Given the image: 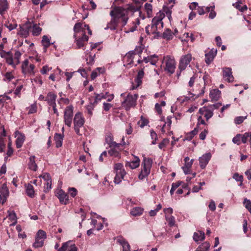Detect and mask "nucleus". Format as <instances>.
<instances>
[{"instance_id":"473e14b6","label":"nucleus","mask_w":251,"mask_h":251,"mask_svg":"<svg viewBox=\"0 0 251 251\" xmlns=\"http://www.w3.org/2000/svg\"><path fill=\"white\" fill-rule=\"evenodd\" d=\"M200 112L204 115V117L206 118V120L208 121L210 118H211L213 115V112L207 109H202L201 108L199 110Z\"/></svg>"},{"instance_id":"4be33fe9","label":"nucleus","mask_w":251,"mask_h":251,"mask_svg":"<svg viewBox=\"0 0 251 251\" xmlns=\"http://www.w3.org/2000/svg\"><path fill=\"white\" fill-rule=\"evenodd\" d=\"M56 97V95L51 92H50L48 94L45 100L47 101L49 105L51 106L56 104L55 100Z\"/></svg>"},{"instance_id":"338daca9","label":"nucleus","mask_w":251,"mask_h":251,"mask_svg":"<svg viewBox=\"0 0 251 251\" xmlns=\"http://www.w3.org/2000/svg\"><path fill=\"white\" fill-rule=\"evenodd\" d=\"M94 56L92 55H89V56L86 58L87 63L89 65L93 64L94 62Z\"/></svg>"},{"instance_id":"69168bd1","label":"nucleus","mask_w":251,"mask_h":251,"mask_svg":"<svg viewBox=\"0 0 251 251\" xmlns=\"http://www.w3.org/2000/svg\"><path fill=\"white\" fill-rule=\"evenodd\" d=\"M69 193L72 197H75L77 194V190L74 187L69 188Z\"/></svg>"},{"instance_id":"423d86ee","label":"nucleus","mask_w":251,"mask_h":251,"mask_svg":"<svg viewBox=\"0 0 251 251\" xmlns=\"http://www.w3.org/2000/svg\"><path fill=\"white\" fill-rule=\"evenodd\" d=\"M163 63H164L165 66L164 70L170 75L174 73L176 69V61L175 58L169 55L164 56Z\"/></svg>"},{"instance_id":"8fccbe9b","label":"nucleus","mask_w":251,"mask_h":251,"mask_svg":"<svg viewBox=\"0 0 251 251\" xmlns=\"http://www.w3.org/2000/svg\"><path fill=\"white\" fill-rule=\"evenodd\" d=\"M150 57L151 58H150L149 62L151 63V65H155L158 60V56L156 55H150Z\"/></svg>"},{"instance_id":"20e7f679","label":"nucleus","mask_w":251,"mask_h":251,"mask_svg":"<svg viewBox=\"0 0 251 251\" xmlns=\"http://www.w3.org/2000/svg\"><path fill=\"white\" fill-rule=\"evenodd\" d=\"M130 11L127 9V6L126 8H124L122 7L115 6L110 11V15L111 17L115 18L118 21L120 18L122 19L123 25L125 26L127 22L128 17L127 16V12Z\"/></svg>"},{"instance_id":"39448f33","label":"nucleus","mask_w":251,"mask_h":251,"mask_svg":"<svg viewBox=\"0 0 251 251\" xmlns=\"http://www.w3.org/2000/svg\"><path fill=\"white\" fill-rule=\"evenodd\" d=\"M152 164V160L150 158H145L144 159L142 163L143 168L138 176L140 179H144L150 174Z\"/></svg>"},{"instance_id":"052dcab7","label":"nucleus","mask_w":251,"mask_h":251,"mask_svg":"<svg viewBox=\"0 0 251 251\" xmlns=\"http://www.w3.org/2000/svg\"><path fill=\"white\" fill-rule=\"evenodd\" d=\"M8 217L9 219L11 221H15L17 220V216L16 215V213L14 212H10L8 211Z\"/></svg>"},{"instance_id":"393cba45","label":"nucleus","mask_w":251,"mask_h":251,"mask_svg":"<svg viewBox=\"0 0 251 251\" xmlns=\"http://www.w3.org/2000/svg\"><path fill=\"white\" fill-rule=\"evenodd\" d=\"M144 67L141 69V70L139 71L137 77L135 79V81L137 83V85L135 87L134 86L133 87L132 89H134L136 88H137L138 86H139L142 82V79L144 75V72L143 71V69Z\"/></svg>"},{"instance_id":"864d4df0","label":"nucleus","mask_w":251,"mask_h":251,"mask_svg":"<svg viewBox=\"0 0 251 251\" xmlns=\"http://www.w3.org/2000/svg\"><path fill=\"white\" fill-rule=\"evenodd\" d=\"M71 244L70 242L64 243L61 247L57 251H68V248Z\"/></svg>"},{"instance_id":"c85d7f7f","label":"nucleus","mask_w":251,"mask_h":251,"mask_svg":"<svg viewBox=\"0 0 251 251\" xmlns=\"http://www.w3.org/2000/svg\"><path fill=\"white\" fill-rule=\"evenodd\" d=\"M104 72V68L98 67L94 70L91 74V79L94 80L95 79L98 75L100 74H102Z\"/></svg>"},{"instance_id":"a19ab883","label":"nucleus","mask_w":251,"mask_h":251,"mask_svg":"<svg viewBox=\"0 0 251 251\" xmlns=\"http://www.w3.org/2000/svg\"><path fill=\"white\" fill-rule=\"evenodd\" d=\"M173 33L169 29H167L163 33L164 38L170 40L173 38Z\"/></svg>"},{"instance_id":"c756f323","label":"nucleus","mask_w":251,"mask_h":251,"mask_svg":"<svg viewBox=\"0 0 251 251\" xmlns=\"http://www.w3.org/2000/svg\"><path fill=\"white\" fill-rule=\"evenodd\" d=\"M118 242L123 247V251H130L129 244L124 239H119Z\"/></svg>"},{"instance_id":"774afa93","label":"nucleus","mask_w":251,"mask_h":251,"mask_svg":"<svg viewBox=\"0 0 251 251\" xmlns=\"http://www.w3.org/2000/svg\"><path fill=\"white\" fill-rule=\"evenodd\" d=\"M112 107V105L110 103L106 102L103 103V108L106 111H108Z\"/></svg>"},{"instance_id":"13d9d810","label":"nucleus","mask_w":251,"mask_h":251,"mask_svg":"<svg viewBox=\"0 0 251 251\" xmlns=\"http://www.w3.org/2000/svg\"><path fill=\"white\" fill-rule=\"evenodd\" d=\"M210 245L208 243L205 242L203 243L201 245L199 246V248L202 250V251H205L208 250L209 248Z\"/></svg>"},{"instance_id":"0e129e2a","label":"nucleus","mask_w":251,"mask_h":251,"mask_svg":"<svg viewBox=\"0 0 251 251\" xmlns=\"http://www.w3.org/2000/svg\"><path fill=\"white\" fill-rule=\"evenodd\" d=\"M151 136L152 139H153L151 144L152 145L155 144L156 140L157 139V134L153 130L151 131Z\"/></svg>"},{"instance_id":"f03ea898","label":"nucleus","mask_w":251,"mask_h":251,"mask_svg":"<svg viewBox=\"0 0 251 251\" xmlns=\"http://www.w3.org/2000/svg\"><path fill=\"white\" fill-rule=\"evenodd\" d=\"M3 45L2 44H0V56L5 59L6 62L8 65H11L13 67L15 68L16 66L19 64L20 63V58L22 55L21 53L18 50H16L13 55L11 51L6 52L3 50Z\"/></svg>"},{"instance_id":"e2e57ef3","label":"nucleus","mask_w":251,"mask_h":251,"mask_svg":"<svg viewBox=\"0 0 251 251\" xmlns=\"http://www.w3.org/2000/svg\"><path fill=\"white\" fill-rule=\"evenodd\" d=\"M5 148V144L4 142V139L2 137H0V152L4 151Z\"/></svg>"},{"instance_id":"b1692460","label":"nucleus","mask_w":251,"mask_h":251,"mask_svg":"<svg viewBox=\"0 0 251 251\" xmlns=\"http://www.w3.org/2000/svg\"><path fill=\"white\" fill-rule=\"evenodd\" d=\"M221 96V91L217 89L210 91L209 97L212 100H218Z\"/></svg>"},{"instance_id":"c9c22d12","label":"nucleus","mask_w":251,"mask_h":251,"mask_svg":"<svg viewBox=\"0 0 251 251\" xmlns=\"http://www.w3.org/2000/svg\"><path fill=\"white\" fill-rule=\"evenodd\" d=\"M8 8L7 0H0V14H3V12Z\"/></svg>"},{"instance_id":"680f3d73","label":"nucleus","mask_w":251,"mask_h":251,"mask_svg":"<svg viewBox=\"0 0 251 251\" xmlns=\"http://www.w3.org/2000/svg\"><path fill=\"white\" fill-rule=\"evenodd\" d=\"M131 56H126L127 53L126 54V55L124 57V59L126 60L127 62H128V64H131L133 63V58L134 57V55L133 54H130Z\"/></svg>"},{"instance_id":"49530a36","label":"nucleus","mask_w":251,"mask_h":251,"mask_svg":"<svg viewBox=\"0 0 251 251\" xmlns=\"http://www.w3.org/2000/svg\"><path fill=\"white\" fill-rule=\"evenodd\" d=\"M247 118V115L245 116H238L236 117L234 119V123L236 125H239L242 124L245 120H246Z\"/></svg>"},{"instance_id":"3c124183","label":"nucleus","mask_w":251,"mask_h":251,"mask_svg":"<svg viewBox=\"0 0 251 251\" xmlns=\"http://www.w3.org/2000/svg\"><path fill=\"white\" fill-rule=\"evenodd\" d=\"M242 136L241 134H237L232 139V142L234 144H236L238 145H239L241 143V137Z\"/></svg>"},{"instance_id":"aec40b11","label":"nucleus","mask_w":251,"mask_h":251,"mask_svg":"<svg viewBox=\"0 0 251 251\" xmlns=\"http://www.w3.org/2000/svg\"><path fill=\"white\" fill-rule=\"evenodd\" d=\"M74 37H78L81 35H84L85 33L84 30L82 27V24L80 23H76L74 27Z\"/></svg>"},{"instance_id":"6e6552de","label":"nucleus","mask_w":251,"mask_h":251,"mask_svg":"<svg viewBox=\"0 0 251 251\" xmlns=\"http://www.w3.org/2000/svg\"><path fill=\"white\" fill-rule=\"evenodd\" d=\"M138 95L137 94H128L122 105L126 110H129L131 107H134L136 105V101Z\"/></svg>"},{"instance_id":"ddd939ff","label":"nucleus","mask_w":251,"mask_h":251,"mask_svg":"<svg viewBox=\"0 0 251 251\" xmlns=\"http://www.w3.org/2000/svg\"><path fill=\"white\" fill-rule=\"evenodd\" d=\"M9 195L8 189L5 183H4L1 186L0 189V202L2 204L4 203Z\"/></svg>"},{"instance_id":"e433bc0d","label":"nucleus","mask_w":251,"mask_h":251,"mask_svg":"<svg viewBox=\"0 0 251 251\" xmlns=\"http://www.w3.org/2000/svg\"><path fill=\"white\" fill-rule=\"evenodd\" d=\"M107 94L108 92H106L105 94H96L94 103L97 104L98 101H100L102 99H106L107 98Z\"/></svg>"},{"instance_id":"dca6fc26","label":"nucleus","mask_w":251,"mask_h":251,"mask_svg":"<svg viewBox=\"0 0 251 251\" xmlns=\"http://www.w3.org/2000/svg\"><path fill=\"white\" fill-rule=\"evenodd\" d=\"M223 77L225 80L229 82H231L234 81V77L232 75L231 68H225L223 69Z\"/></svg>"},{"instance_id":"f704fd0d","label":"nucleus","mask_w":251,"mask_h":251,"mask_svg":"<svg viewBox=\"0 0 251 251\" xmlns=\"http://www.w3.org/2000/svg\"><path fill=\"white\" fill-rule=\"evenodd\" d=\"M143 48L142 47H137L134 50L130 51L128 53H127L126 56H131L130 54H133L134 55L138 54L139 55H140L143 52Z\"/></svg>"},{"instance_id":"ea45409f","label":"nucleus","mask_w":251,"mask_h":251,"mask_svg":"<svg viewBox=\"0 0 251 251\" xmlns=\"http://www.w3.org/2000/svg\"><path fill=\"white\" fill-rule=\"evenodd\" d=\"M42 31V28L37 25H34L32 27V34L34 36L39 35Z\"/></svg>"},{"instance_id":"de8ad7c7","label":"nucleus","mask_w":251,"mask_h":251,"mask_svg":"<svg viewBox=\"0 0 251 251\" xmlns=\"http://www.w3.org/2000/svg\"><path fill=\"white\" fill-rule=\"evenodd\" d=\"M36 237L44 241L46 238V233L44 231L39 230L37 233Z\"/></svg>"},{"instance_id":"9b49d317","label":"nucleus","mask_w":251,"mask_h":251,"mask_svg":"<svg viewBox=\"0 0 251 251\" xmlns=\"http://www.w3.org/2000/svg\"><path fill=\"white\" fill-rule=\"evenodd\" d=\"M192 60V56L191 54H187L181 57L178 66L180 71L184 70L187 66L189 64Z\"/></svg>"},{"instance_id":"f8f14e48","label":"nucleus","mask_w":251,"mask_h":251,"mask_svg":"<svg viewBox=\"0 0 251 251\" xmlns=\"http://www.w3.org/2000/svg\"><path fill=\"white\" fill-rule=\"evenodd\" d=\"M29 62L27 59L25 60L22 65V72L24 74H34V70L35 65L33 64H30L28 66Z\"/></svg>"},{"instance_id":"37998d69","label":"nucleus","mask_w":251,"mask_h":251,"mask_svg":"<svg viewBox=\"0 0 251 251\" xmlns=\"http://www.w3.org/2000/svg\"><path fill=\"white\" fill-rule=\"evenodd\" d=\"M149 123V121L143 116L141 117V119L138 122V125L141 127H143L147 125Z\"/></svg>"},{"instance_id":"09e8293b","label":"nucleus","mask_w":251,"mask_h":251,"mask_svg":"<svg viewBox=\"0 0 251 251\" xmlns=\"http://www.w3.org/2000/svg\"><path fill=\"white\" fill-rule=\"evenodd\" d=\"M27 109L28 110V114L34 113L37 111V105L36 104H32Z\"/></svg>"},{"instance_id":"f3484780","label":"nucleus","mask_w":251,"mask_h":251,"mask_svg":"<svg viewBox=\"0 0 251 251\" xmlns=\"http://www.w3.org/2000/svg\"><path fill=\"white\" fill-rule=\"evenodd\" d=\"M56 196L59 199L60 202L63 204L68 203V196L62 190H59L57 193Z\"/></svg>"},{"instance_id":"f257e3e1","label":"nucleus","mask_w":251,"mask_h":251,"mask_svg":"<svg viewBox=\"0 0 251 251\" xmlns=\"http://www.w3.org/2000/svg\"><path fill=\"white\" fill-rule=\"evenodd\" d=\"M171 8L164 6L163 8L162 12H158L156 16L152 19L151 25L146 27V31L148 34H156L159 32V30L163 27L162 20L168 12H170Z\"/></svg>"},{"instance_id":"4c0bfd02","label":"nucleus","mask_w":251,"mask_h":251,"mask_svg":"<svg viewBox=\"0 0 251 251\" xmlns=\"http://www.w3.org/2000/svg\"><path fill=\"white\" fill-rule=\"evenodd\" d=\"M145 9L147 12L148 17H151L152 16V6L151 4L146 3L145 4Z\"/></svg>"},{"instance_id":"58836bf2","label":"nucleus","mask_w":251,"mask_h":251,"mask_svg":"<svg viewBox=\"0 0 251 251\" xmlns=\"http://www.w3.org/2000/svg\"><path fill=\"white\" fill-rule=\"evenodd\" d=\"M165 219L168 222V225L170 226H173L175 225V217L172 215L169 216L165 215Z\"/></svg>"},{"instance_id":"2eb2a0df","label":"nucleus","mask_w":251,"mask_h":251,"mask_svg":"<svg viewBox=\"0 0 251 251\" xmlns=\"http://www.w3.org/2000/svg\"><path fill=\"white\" fill-rule=\"evenodd\" d=\"M74 38L75 39L76 44L78 48L83 47L88 40V37L86 35L85 33L77 37H74Z\"/></svg>"},{"instance_id":"1a4fd4ad","label":"nucleus","mask_w":251,"mask_h":251,"mask_svg":"<svg viewBox=\"0 0 251 251\" xmlns=\"http://www.w3.org/2000/svg\"><path fill=\"white\" fill-rule=\"evenodd\" d=\"M85 123V120L81 112L76 113L74 118V130L75 133L79 135H80L79 128L82 127Z\"/></svg>"},{"instance_id":"603ef678","label":"nucleus","mask_w":251,"mask_h":251,"mask_svg":"<svg viewBox=\"0 0 251 251\" xmlns=\"http://www.w3.org/2000/svg\"><path fill=\"white\" fill-rule=\"evenodd\" d=\"M96 103H94V102L93 103H90V104L88 105L87 106V110L88 111V113L89 114L90 116H92L93 114V110H94L95 105H96Z\"/></svg>"},{"instance_id":"412c9836","label":"nucleus","mask_w":251,"mask_h":251,"mask_svg":"<svg viewBox=\"0 0 251 251\" xmlns=\"http://www.w3.org/2000/svg\"><path fill=\"white\" fill-rule=\"evenodd\" d=\"M216 54L217 50L215 49H211L208 53L205 54V62L207 64H210L213 60Z\"/></svg>"},{"instance_id":"7ed1b4c3","label":"nucleus","mask_w":251,"mask_h":251,"mask_svg":"<svg viewBox=\"0 0 251 251\" xmlns=\"http://www.w3.org/2000/svg\"><path fill=\"white\" fill-rule=\"evenodd\" d=\"M127 9L130 12H133V17H135L134 20L132 21L133 25L126 31V33H129L136 30L137 26L140 24V19L144 20L145 17L144 14L141 11L140 6L135 5L133 4H128Z\"/></svg>"},{"instance_id":"bf43d9fd","label":"nucleus","mask_w":251,"mask_h":251,"mask_svg":"<svg viewBox=\"0 0 251 251\" xmlns=\"http://www.w3.org/2000/svg\"><path fill=\"white\" fill-rule=\"evenodd\" d=\"M46 187H45L44 191L47 192L49 191L51 188V180L47 179V181L45 182Z\"/></svg>"},{"instance_id":"5fc2aeb1","label":"nucleus","mask_w":251,"mask_h":251,"mask_svg":"<svg viewBox=\"0 0 251 251\" xmlns=\"http://www.w3.org/2000/svg\"><path fill=\"white\" fill-rule=\"evenodd\" d=\"M244 203L245 204L246 208L251 213V201L250 200H248L247 198L244 199Z\"/></svg>"},{"instance_id":"0eeeda50","label":"nucleus","mask_w":251,"mask_h":251,"mask_svg":"<svg viewBox=\"0 0 251 251\" xmlns=\"http://www.w3.org/2000/svg\"><path fill=\"white\" fill-rule=\"evenodd\" d=\"M114 170L116 174L114 182L116 184H119L124 179V176L126 175V172L123 168V164L121 163L115 164Z\"/></svg>"},{"instance_id":"cd10ccee","label":"nucleus","mask_w":251,"mask_h":251,"mask_svg":"<svg viewBox=\"0 0 251 251\" xmlns=\"http://www.w3.org/2000/svg\"><path fill=\"white\" fill-rule=\"evenodd\" d=\"M63 135L62 134L56 133L54 136L56 147L59 148L62 145Z\"/></svg>"},{"instance_id":"9d476101","label":"nucleus","mask_w":251,"mask_h":251,"mask_svg":"<svg viewBox=\"0 0 251 251\" xmlns=\"http://www.w3.org/2000/svg\"><path fill=\"white\" fill-rule=\"evenodd\" d=\"M73 116V106L69 105L67 106L64 112V122L68 127H71Z\"/></svg>"},{"instance_id":"5701e85b","label":"nucleus","mask_w":251,"mask_h":251,"mask_svg":"<svg viewBox=\"0 0 251 251\" xmlns=\"http://www.w3.org/2000/svg\"><path fill=\"white\" fill-rule=\"evenodd\" d=\"M140 165V159L138 157H135L134 160L132 161L126 162V167H129L131 169H134L138 167Z\"/></svg>"},{"instance_id":"4d7b16f0","label":"nucleus","mask_w":251,"mask_h":251,"mask_svg":"<svg viewBox=\"0 0 251 251\" xmlns=\"http://www.w3.org/2000/svg\"><path fill=\"white\" fill-rule=\"evenodd\" d=\"M233 178L237 181L241 182L240 185L242 184V182L243 181V176H242L239 175L238 174L236 173L233 175Z\"/></svg>"},{"instance_id":"bb28decb","label":"nucleus","mask_w":251,"mask_h":251,"mask_svg":"<svg viewBox=\"0 0 251 251\" xmlns=\"http://www.w3.org/2000/svg\"><path fill=\"white\" fill-rule=\"evenodd\" d=\"M204 233L201 231L195 232L193 235V239L196 242L202 241L204 239Z\"/></svg>"},{"instance_id":"79ce46f5","label":"nucleus","mask_w":251,"mask_h":251,"mask_svg":"<svg viewBox=\"0 0 251 251\" xmlns=\"http://www.w3.org/2000/svg\"><path fill=\"white\" fill-rule=\"evenodd\" d=\"M44 241L36 237L35 242L33 244V246L35 248H40L43 246Z\"/></svg>"},{"instance_id":"a878e982","label":"nucleus","mask_w":251,"mask_h":251,"mask_svg":"<svg viewBox=\"0 0 251 251\" xmlns=\"http://www.w3.org/2000/svg\"><path fill=\"white\" fill-rule=\"evenodd\" d=\"M119 23V21L116 20L115 18L112 17L111 20L110 22H109L107 26L105 28V29H110L111 30H114L116 29L118 24Z\"/></svg>"},{"instance_id":"6e6d98bb","label":"nucleus","mask_w":251,"mask_h":251,"mask_svg":"<svg viewBox=\"0 0 251 251\" xmlns=\"http://www.w3.org/2000/svg\"><path fill=\"white\" fill-rule=\"evenodd\" d=\"M249 134L250 132H246L244 134H242V136L241 137V140L243 143L245 144L247 142L248 139L249 138H250Z\"/></svg>"},{"instance_id":"6ab92c4d","label":"nucleus","mask_w":251,"mask_h":251,"mask_svg":"<svg viewBox=\"0 0 251 251\" xmlns=\"http://www.w3.org/2000/svg\"><path fill=\"white\" fill-rule=\"evenodd\" d=\"M15 137H17V139L16 140V147L17 148H20L23 145V144L25 139V136L24 134H22L18 131H16L15 132Z\"/></svg>"},{"instance_id":"c03bdc74","label":"nucleus","mask_w":251,"mask_h":251,"mask_svg":"<svg viewBox=\"0 0 251 251\" xmlns=\"http://www.w3.org/2000/svg\"><path fill=\"white\" fill-rule=\"evenodd\" d=\"M42 42L43 46L45 48H47L50 45V39L46 35L43 36Z\"/></svg>"},{"instance_id":"a211bd4d","label":"nucleus","mask_w":251,"mask_h":251,"mask_svg":"<svg viewBox=\"0 0 251 251\" xmlns=\"http://www.w3.org/2000/svg\"><path fill=\"white\" fill-rule=\"evenodd\" d=\"M211 157L210 153H207L203 154L199 158L200 165L202 169L205 167Z\"/></svg>"},{"instance_id":"4468645a","label":"nucleus","mask_w":251,"mask_h":251,"mask_svg":"<svg viewBox=\"0 0 251 251\" xmlns=\"http://www.w3.org/2000/svg\"><path fill=\"white\" fill-rule=\"evenodd\" d=\"M32 28V25L30 23L28 22L21 26L19 30V34L25 37H27L30 30Z\"/></svg>"},{"instance_id":"a18cd8bd","label":"nucleus","mask_w":251,"mask_h":251,"mask_svg":"<svg viewBox=\"0 0 251 251\" xmlns=\"http://www.w3.org/2000/svg\"><path fill=\"white\" fill-rule=\"evenodd\" d=\"M108 153L111 156L117 158L120 157L119 151L115 149H111L109 151H108Z\"/></svg>"},{"instance_id":"72a5a7b5","label":"nucleus","mask_w":251,"mask_h":251,"mask_svg":"<svg viewBox=\"0 0 251 251\" xmlns=\"http://www.w3.org/2000/svg\"><path fill=\"white\" fill-rule=\"evenodd\" d=\"M29 168L34 171H36L37 168V166L35 161V156H31L29 158V161L28 163Z\"/></svg>"},{"instance_id":"2f4dec72","label":"nucleus","mask_w":251,"mask_h":251,"mask_svg":"<svg viewBox=\"0 0 251 251\" xmlns=\"http://www.w3.org/2000/svg\"><path fill=\"white\" fill-rule=\"evenodd\" d=\"M26 188V193L27 196L30 198H33L35 195V191L34 190L33 186L30 184H28L25 186Z\"/></svg>"},{"instance_id":"7c9ffc66","label":"nucleus","mask_w":251,"mask_h":251,"mask_svg":"<svg viewBox=\"0 0 251 251\" xmlns=\"http://www.w3.org/2000/svg\"><path fill=\"white\" fill-rule=\"evenodd\" d=\"M144 209L140 207L133 208L130 211V214L133 216H138L143 214Z\"/></svg>"}]
</instances>
